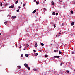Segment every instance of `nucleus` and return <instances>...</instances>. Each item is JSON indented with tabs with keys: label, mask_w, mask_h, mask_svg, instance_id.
Wrapping results in <instances>:
<instances>
[{
	"label": "nucleus",
	"mask_w": 75,
	"mask_h": 75,
	"mask_svg": "<svg viewBox=\"0 0 75 75\" xmlns=\"http://www.w3.org/2000/svg\"><path fill=\"white\" fill-rule=\"evenodd\" d=\"M25 5H26L25 4H23V7H24V6H25Z\"/></svg>",
	"instance_id": "4468645a"
},
{
	"label": "nucleus",
	"mask_w": 75,
	"mask_h": 75,
	"mask_svg": "<svg viewBox=\"0 0 75 75\" xmlns=\"http://www.w3.org/2000/svg\"><path fill=\"white\" fill-rule=\"evenodd\" d=\"M60 57L58 56H54V58H59Z\"/></svg>",
	"instance_id": "7ed1b4c3"
},
{
	"label": "nucleus",
	"mask_w": 75,
	"mask_h": 75,
	"mask_svg": "<svg viewBox=\"0 0 75 75\" xmlns=\"http://www.w3.org/2000/svg\"><path fill=\"white\" fill-rule=\"evenodd\" d=\"M36 11H37L36 10H34L32 12L33 14H34V13H35Z\"/></svg>",
	"instance_id": "423d86ee"
},
{
	"label": "nucleus",
	"mask_w": 75,
	"mask_h": 75,
	"mask_svg": "<svg viewBox=\"0 0 75 75\" xmlns=\"http://www.w3.org/2000/svg\"><path fill=\"white\" fill-rule=\"evenodd\" d=\"M36 1H37L36 0H34V2H35Z\"/></svg>",
	"instance_id": "2f4dec72"
},
{
	"label": "nucleus",
	"mask_w": 75,
	"mask_h": 75,
	"mask_svg": "<svg viewBox=\"0 0 75 75\" xmlns=\"http://www.w3.org/2000/svg\"><path fill=\"white\" fill-rule=\"evenodd\" d=\"M52 15H54V16L55 15V12H53L52 13Z\"/></svg>",
	"instance_id": "f8f14e48"
},
{
	"label": "nucleus",
	"mask_w": 75,
	"mask_h": 75,
	"mask_svg": "<svg viewBox=\"0 0 75 75\" xmlns=\"http://www.w3.org/2000/svg\"><path fill=\"white\" fill-rule=\"evenodd\" d=\"M62 2V1H60V2Z\"/></svg>",
	"instance_id": "a19ab883"
},
{
	"label": "nucleus",
	"mask_w": 75,
	"mask_h": 75,
	"mask_svg": "<svg viewBox=\"0 0 75 75\" xmlns=\"http://www.w3.org/2000/svg\"><path fill=\"white\" fill-rule=\"evenodd\" d=\"M54 52H58V50H54Z\"/></svg>",
	"instance_id": "6e6552de"
},
{
	"label": "nucleus",
	"mask_w": 75,
	"mask_h": 75,
	"mask_svg": "<svg viewBox=\"0 0 75 75\" xmlns=\"http://www.w3.org/2000/svg\"><path fill=\"white\" fill-rule=\"evenodd\" d=\"M53 26H54V28H55L56 26H55V24H54Z\"/></svg>",
	"instance_id": "6ab92c4d"
},
{
	"label": "nucleus",
	"mask_w": 75,
	"mask_h": 75,
	"mask_svg": "<svg viewBox=\"0 0 75 75\" xmlns=\"http://www.w3.org/2000/svg\"><path fill=\"white\" fill-rule=\"evenodd\" d=\"M45 57H48V56L47 55H45Z\"/></svg>",
	"instance_id": "bb28decb"
},
{
	"label": "nucleus",
	"mask_w": 75,
	"mask_h": 75,
	"mask_svg": "<svg viewBox=\"0 0 75 75\" xmlns=\"http://www.w3.org/2000/svg\"><path fill=\"white\" fill-rule=\"evenodd\" d=\"M7 23H8V22H7V21L5 22L4 23L5 24V25H7L6 24H7Z\"/></svg>",
	"instance_id": "1a4fd4ad"
},
{
	"label": "nucleus",
	"mask_w": 75,
	"mask_h": 75,
	"mask_svg": "<svg viewBox=\"0 0 75 75\" xmlns=\"http://www.w3.org/2000/svg\"><path fill=\"white\" fill-rule=\"evenodd\" d=\"M38 55V53H36L35 54V57H36V56H37V55Z\"/></svg>",
	"instance_id": "9d476101"
},
{
	"label": "nucleus",
	"mask_w": 75,
	"mask_h": 75,
	"mask_svg": "<svg viewBox=\"0 0 75 75\" xmlns=\"http://www.w3.org/2000/svg\"><path fill=\"white\" fill-rule=\"evenodd\" d=\"M26 45L27 47H28V46H29V45H28V44H26Z\"/></svg>",
	"instance_id": "412c9836"
},
{
	"label": "nucleus",
	"mask_w": 75,
	"mask_h": 75,
	"mask_svg": "<svg viewBox=\"0 0 75 75\" xmlns=\"http://www.w3.org/2000/svg\"><path fill=\"white\" fill-rule=\"evenodd\" d=\"M74 52H72V54H74Z\"/></svg>",
	"instance_id": "c9c22d12"
},
{
	"label": "nucleus",
	"mask_w": 75,
	"mask_h": 75,
	"mask_svg": "<svg viewBox=\"0 0 75 75\" xmlns=\"http://www.w3.org/2000/svg\"><path fill=\"white\" fill-rule=\"evenodd\" d=\"M9 16H10V15H8L7 16V17H9Z\"/></svg>",
	"instance_id": "e433bc0d"
},
{
	"label": "nucleus",
	"mask_w": 75,
	"mask_h": 75,
	"mask_svg": "<svg viewBox=\"0 0 75 75\" xmlns=\"http://www.w3.org/2000/svg\"><path fill=\"white\" fill-rule=\"evenodd\" d=\"M33 70L35 71H36V69H35V68H34V69H33Z\"/></svg>",
	"instance_id": "aec40b11"
},
{
	"label": "nucleus",
	"mask_w": 75,
	"mask_h": 75,
	"mask_svg": "<svg viewBox=\"0 0 75 75\" xmlns=\"http://www.w3.org/2000/svg\"><path fill=\"white\" fill-rule=\"evenodd\" d=\"M21 4H22V2H21Z\"/></svg>",
	"instance_id": "a18cd8bd"
},
{
	"label": "nucleus",
	"mask_w": 75,
	"mask_h": 75,
	"mask_svg": "<svg viewBox=\"0 0 75 75\" xmlns=\"http://www.w3.org/2000/svg\"><path fill=\"white\" fill-rule=\"evenodd\" d=\"M22 47L21 46L20 47H19L20 48H21Z\"/></svg>",
	"instance_id": "58836bf2"
},
{
	"label": "nucleus",
	"mask_w": 75,
	"mask_h": 75,
	"mask_svg": "<svg viewBox=\"0 0 75 75\" xmlns=\"http://www.w3.org/2000/svg\"><path fill=\"white\" fill-rule=\"evenodd\" d=\"M69 71H67V73H69Z\"/></svg>",
	"instance_id": "4c0bfd02"
},
{
	"label": "nucleus",
	"mask_w": 75,
	"mask_h": 75,
	"mask_svg": "<svg viewBox=\"0 0 75 75\" xmlns=\"http://www.w3.org/2000/svg\"><path fill=\"white\" fill-rule=\"evenodd\" d=\"M35 47H38V44H37V43H35Z\"/></svg>",
	"instance_id": "39448f33"
},
{
	"label": "nucleus",
	"mask_w": 75,
	"mask_h": 75,
	"mask_svg": "<svg viewBox=\"0 0 75 75\" xmlns=\"http://www.w3.org/2000/svg\"><path fill=\"white\" fill-rule=\"evenodd\" d=\"M0 4L1 6H3V4H2V3H1Z\"/></svg>",
	"instance_id": "5701e85b"
},
{
	"label": "nucleus",
	"mask_w": 75,
	"mask_h": 75,
	"mask_svg": "<svg viewBox=\"0 0 75 75\" xmlns=\"http://www.w3.org/2000/svg\"><path fill=\"white\" fill-rule=\"evenodd\" d=\"M18 2V0H17L16 2H15V4H17Z\"/></svg>",
	"instance_id": "ddd939ff"
},
{
	"label": "nucleus",
	"mask_w": 75,
	"mask_h": 75,
	"mask_svg": "<svg viewBox=\"0 0 75 75\" xmlns=\"http://www.w3.org/2000/svg\"><path fill=\"white\" fill-rule=\"evenodd\" d=\"M25 49H24L23 50H25Z\"/></svg>",
	"instance_id": "c03bdc74"
},
{
	"label": "nucleus",
	"mask_w": 75,
	"mask_h": 75,
	"mask_svg": "<svg viewBox=\"0 0 75 75\" xmlns=\"http://www.w3.org/2000/svg\"><path fill=\"white\" fill-rule=\"evenodd\" d=\"M71 14H73V11H71Z\"/></svg>",
	"instance_id": "a878e982"
},
{
	"label": "nucleus",
	"mask_w": 75,
	"mask_h": 75,
	"mask_svg": "<svg viewBox=\"0 0 75 75\" xmlns=\"http://www.w3.org/2000/svg\"><path fill=\"white\" fill-rule=\"evenodd\" d=\"M16 18V16H13L12 17V18H13V19Z\"/></svg>",
	"instance_id": "20e7f679"
},
{
	"label": "nucleus",
	"mask_w": 75,
	"mask_h": 75,
	"mask_svg": "<svg viewBox=\"0 0 75 75\" xmlns=\"http://www.w3.org/2000/svg\"><path fill=\"white\" fill-rule=\"evenodd\" d=\"M24 66L25 67H26V68H28V65L27 63H25L24 64Z\"/></svg>",
	"instance_id": "f03ea898"
},
{
	"label": "nucleus",
	"mask_w": 75,
	"mask_h": 75,
	"mask_svg": "<svg viewBox=\"0 0 75 75\" xmlns=\"http://www.w3.org/2000/svg\"><path fill=\"white\" fill-rule=\"evenodd\" d=\"M44 10H46V9H45V8L44 9Z\"/></svg>",
	"instance_id": "ea45409f"
},
{
	"label": "nucleus",
	"mask_w": 75,
	"mask_h": 75,
	"mask_svg": "<svg viewBox=\"0 0 75 75\" xmlns=\"http://www.w3.org/2000/svg\"><path fill=\"white\" fill-rule=\"evenodd\" d=\"M14 7V5H11L9 7V8H13V7Z\"/></svg>",
	"instance_id": "f257e3e1"
},
{
	"label": "nucleus",
	"mask_w": 75,
	"mask_h": 75,
	"mask_svg": "<svg viewBox=\"0 0 75 75\" xmlns=\"http://www.w3.org/2000/svg\"><path fill=\"white\" fill-rule=\"evenodd\" d=\"M6 0H4V1H6Z\"/></svg>",
	"instance_id": "49530a36"
},
{
	"label": "nucleus",
	"mask_w": 75,
	"mask_h": 75,
	"mask_svg": "<svg viewBox=\"0 0 75 75\" xmlns=\"http://www.w3.org/2000/svg\"><path fill=\"white\" fill-rule=\"evenodd\" d=\"M55 5V4H54V1H52V5H53V6H54V5Z\"/></svg>",
	"instance_id": "9b49d317"
},
{
	"label": "nucleus",
	"mask_w": 75,
	"mask_h": 75,
	"mask_svg": "<svg viewBox=\"0 0 75 75\" xmlns=\"http://www.w3.org/2000/svg\"><path fill=\"white\" fill-rule=\"evenodd\" d=\"M59 54H62V52H61V51H59Z\"/></svg>",
	"instance_id": "4be33fe9"
},
{
	"label": "nucleus",
	"mask_w": 75,
	"mask_h": 75,
	"mask_svg": "<svg viewBox=\"0 0 75 75\" xmlns=\"http://www.w3.org/2000/svg\"><path fill=\"white\" fill-rule=\"evenodd\" d=\"M58 13H56V15H58Z\"/></svg>",
	"instance_id": "cd10ccee"
},
{
	"label": "nucleus",
	"mask_w": 75,
	"mask_h": 75,
	"mask_svg": "<svg viewBox=\"0 0 75 75\" xmlns=\"http://www.w3.org/2000/svg\"><path fill=\"white\" fill-rule=\"evenodd\" d=\"M17 12H19V9H18L17 10H16Z\"/></svg>",
	"instance_id": "dca6fc26"
},
{
	"label": "nucleus",
	"mask_w": 75,
	"mask_h": 75,
	"mask_svg": "<svg viewBox=\"0 0 75 75\" xmlns=\"http://www.w3.org/2000/svg\"><path fill=\"white\" fill-rule=\"evenodd\" d=\"M16 47H17V45H16Z\"/></svg>",
	"instance_id": "de8ad7c7"
},
{
	"label": "nucleus",
	"mask_w": 75,
	"mask_h": 75,
	"mask_svg": "<svg viewBox=\"0 0 75 75\" xmlns=\"http://www.w3.org/2000/svg\"><path fill=\"white\" fill-rule=\"evenodd\" d=\"M8 5V4H6L5 5V6H7V5Z\"/></svg>",
	"instance_id": "473e14b6"
},
{
	"label": "nucleus",
	"mask_w": 75,
	"mask_h": 75,
	"mask_svg": "<svg viewBox=\"0 0 75 75\" xmlns=\"http://www.w3.org/2000/svg\"><path fill=\"white\" fill-rule=\"evenodd\" d=\"M28 70H30V67H28Z\"/></svg>",
	"instance_id": "c85d7f7f"
},
{
	"label": "nucleus",
	"mask_w": 75,
	"mask_h": 75,
	"mask_svg": "<svg viewBox=\"0 0 75 75\" xmlns=\"http://www.w3.org/2000/svg\"><path fill=\"white\" fill-rule=\"evenodd\" d=\"M61 33H59V34H61Z\"/></svg>",
	"instance_id": "79ce46f5"
},
{
	"label": "nucleus",
	"mask_w": 75,
	"mask_h": 75,
	"mask_svg": "<svg viewBox=\"0 0 75 75\" xmlns=\"http://www.w3.org/2000/svg\"><path fill=\"white\" fill-rule=\"evenodd\" d=\"M0 35H1V33H0Z\"/></svg>",
	"instance_id": "37998d69"
},
{
	"label": "nucleus",
	"mask_w": 75,
	"mask_h": 75,
	"mask_svg": "<svg viewBox=\"0 0 75 75\" xmlns=\"http://www.w3.org/2000/svg\"><path fill=\"white\" fill-rule=\"evenodd\" d=\"M21 57H23V55L21 54Z\"/></svg>",
	"instance_id": "7c9ffc66"
},
{
	"label": "nucleus",
	"mask_w": 75,
	"mask_h": 75,
	"mask_svg": "<svg viewBox=\"0 0 75 75\" xmlns=\"http://www.w3.org/2000/svg\"><path fill=\"white\" fill-rule=\"evenodd\" d=\"M74 22H72L71 24V25L72 26L74 25Z\"/></svg>",
	"instance_id": "0eeeda50"
},
{
	"label": "nucleus",
	"mask_w": 75,
	"mask_h": 75,
	"mask_svg": "<svg viewBox=\"0 0 75 75\" xmlns=\"http://www.w3.org/2000/svg\"><path fill=\"white\" fill-rule=\"evenodd\" d=\"M62 25H65V24L64 23H62Z\"/></svg>",
	"instance_id": "a211bd4d"
},
{
	"label": "nucleus",
	"mask_w": 75,
	"mask_h": 75,
	"mask_svg": "<svg viewBox=\"0 0 75 75\" xmlns=\"http://www.w3.org/2000/svg\"><path fill=\"white\" fill-rule=\"evenodd\" d=\"M74 71H75V70H74Z\"/></svg>",
	"instance_id": "09e8293b"
},
{
	"label": "nucleus",
	"mask_w": 75,
	"mask_h": 75,
	"mask_svg": "<svg viewBox=\"0 0 75 75\" xmlns=\"http://www.w3.org/2000/svg\"><path fill=\"white\" fill-rule=\"evenodd\" d=\"M21 66H19V68H21Z\"/></svg>",
	"instance_id": "f704fd0d"
},
{
	"label": "nucleus",
	"mask_w": 75,
	"mask_h": 75,
	"mask_svg": "<svg viewBox=\"0 0 75 75\" xmlns=\"http://www.w3.org/2000/svg\"><path fill=\"white\" fill-rule=\"evenodd\" d=\"M41 45H42V46H44V44H43L42 43H41Z\"/></svg>",
	"instance_id": "2eb2a0df"
},
{
	"label": "nucleus",
	"mask_w": 75,
	"mask_h": 75,
	"mask_svg": "<svg viewBox=\"0 0 75 75\" xmlns=\"http://www.w3.org/2000/svg\"><path fill=\"white\" fill-rule=\"evenodd\" d=\"M63 63H62L61 64H60V66H62V64H63Z\"/></svg>",
	"instance_id": "b1692460"
},
{
	"label": "nucleus",
	"mask_w": 75,
	"mask_h": 75,
	"mask_svg": "<svg viewBox=\"0 0 75 75\" xmlns=\"http://www.w3.org/2000/svg\"><path fill=\"white\" fill-rule=\"evenodd\" d=\"M36 4H38V2L37 1L36 2Z\"/></svg>",
	"instance_id": "393cba45"
},
{
	"label": "nucleus",
	"mask_w": 75,
	"mask_h": 75,
	"mask_svg": "<svg viewBox=\"0 0 75 75\" xmlns=\"http://www.w3.org/2000/svg\"><path fill=\"white\" fill-rule=\"evenodd\" d=\"M33 51L34 52H36V51H35V50H34Z\"/></svg>",
	"instance_id": "c756f323"
},
{
	"label": "nucleus",
	"mask_w": 75,
	"mask_h": 75,
	"mask_svg": "<svg viewBox=\"0 0 75 75\" xmlns=\"http://www.w3.org/2000/svg\"><path fill=\"white\" fill-rule=\"evenodd\" d=\"M25 57H28V54H25Z\"/></svg>",
	"instance_id": "f3484780"
},
{
	"label": "nucleus",
	"mask_w": 75,
	"mask_h": 75,
	"mask_svg": "<svg viewBox=\"0 0 75 75\" xmlns=\"http://www.w3.org/2000/svg\"><path fill=\"white\" fill-rule=\"evenodd\" d=\"M18 8H21V7H20V6H19Z\"/></svg>",
	"instance_id": "72a5a7b5"
}]
</instances>
